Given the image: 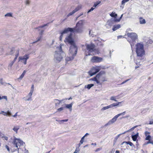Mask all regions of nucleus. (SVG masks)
Wrapping results in <instances>:
<instances>
[{"mask_svg":"<svg viewBox=\"0 0 153 153\" xmlns=\"http://www.w3.org/2000/svg\"><path fill=\"white\" fill-rule=\"evenodd\" d=\"M64 41L65 43H68L71 45L69 50V56L66 57L65 60L67 61L72 60L76 55L77 51V47L72 37V34L71 33L66 36Z\"/></svg>","mask_w":153,"mask_h":153,"instance_id":"f257e3e1","label":"nucleus"},{"mask_svg":"<svg viewBox=\"0 0 153 153\" xmlns=\"http://www.w3.org/2000/svg\"><path fill=\"white\" fill-rule=\"evenodd\" d=\"M62 45L60 44L59 47L56 48L57 50L56 51L54 55V59L57 62H60L63 56H65V53L62 51Z\"/></svg>","mask_w":153,"mask_h":153,"instance_id":"f03ea898","label":"nucleus"},{"mask_svg":"<svg viewBox=\"0 0 153 153\" xmlns=\"http://www.w3.org/2000/svg\"><path fill=\"white\" fill-rule=\"evenodd\" d=\"M136 52L137 56L142 57L145 55V52L143 44L137 43L136 45Z\"/></svg>","mask_w":153,"mask_h":153,"instance_id":"7ed1b4c3","label":"nucleus"},{"mask_svg":"<svg viewBox=\"0 0 153 153\" xmlns=\"http://www.w3.org/2000/svg\"><path fill=\"white\" fill-rule=\"evenodd\" d=\"M127 35L128 36L127 40L130 43L132 48L134 46L136 40L138 38V36L137 34L134 33H128Z\"/></svg>","mask_w":153,"mask_h":153,"instance_id":"20e7f679","label":"nucleus"},{"mask_svg":"<svg viewBox=\"0 0 153 153\" xmlns=\"http://www.w3.org/2000/svg\"><path fill=\"white\" fill-rule=\"evenodd\" d=\"M73 31L72 32L77 33H81L83 32V23L82 21L78 22L74 28H72Z\"/></svg>","mask_w":153,"mask_h":153,"instance_id":"39448f33","label":"nucleus"},{"mask_svg":"<svg viewBox=\"0 0 153 153\" xmlns=\"http://www.w3.org/2000/svg\"><path fill=\"white\" fill-rule=\"evenodd\" d=\"M12 143L14 145V146H15L16 148V149L13 151L18 150V153H19L18 150L20 146L23 145L24 143L20 139L14 137L13 141L12 142Z\"/></svg>","mask_w":153,"mask_h":153,"instance_id":"423d86ee","label":"nucleus"},{"mask_svg":"<svg viewBox=\"0 0 153 153\" xmlns=\"http://www.w3.org/2000/svg\"><path fill=\"white\" fill-rule=\"evenodd\" d=\"M86 50L85 51V54L86 56L91 55L90 53L94 51L95 50V45L93 44H86L85 45Z\"/></svg>","mask_w":153,"mask_h":153,"instance_id":"0eeeda50","label":"nucleus"},{"mask_svg":"<svg viewBox=\"0 0 153 153\" xmlns=\"http://www.w3.org/2000/svg\"><path fill=\"white\" fill-rule=\"evenodd\" d=\"M73 31V29L72 28L68 27L65 28L63 31H60V33L61 35L59 37L60 40L62 41V38L64 34L67 33L69 31L72 32Z\"/></svg>","mask_w":153,"mask_h":153,"instance_id":"6e6552de","label":"nucleus"},{"mask_svg":"<svg viewBox=\"0 0 153 153\" xmlns=\"http://www.w3.org/2000/svg\"><path fill=\"white\" fill-rule=\"evenodd\" d=\"M29 58V55L26 54L23 56H19V61L23 63L25 65L27 64V60Z\"/></svg>","mask_w":153,"mask_h":153,"instance_id":"1a4fd4ad","label":"nucleus"},{"mask_svg":"<svg viewBox=\"0 0 153 153\" xmlns=\"http://www.w3.org/2000/svg\"><path fill=\"white\" fill-rule=\"evenodd\" d=\"M125 111H124L123 113L119 114L117 115H116V116H115L111 120H110L107 124H106V126L109 125L110 124H111L114 123L116 120L117 118L120 116L121 115H124L125 113Z\"/></svg>","mask_w":153,"mask_h":153,"instance_id":"9d476101","label":"nucleus"},{"mask_svg":"<svg viewBox=\"0 0 153 153\" xmlns=\"http://www.w3.org/2000/svg\"><path fill=\"white\" fill-rule=\"evenodd\" d=\"M100 70V69L99 67H96L93 68L91 71L89 72V74L91 76L96 74L97 72H98Z\"/></svg>","mask_w":153,"mask_h":153,"instance_id":"9b49d317","label":"nucleus"},{"mask_svg":"<svg viewBox=\"0 0 153 153\" xmlns=\"http://www.w3.org/2000/svg\"><path fill=\"white\" fill-rule=\"evenodd\" d=\"M103 59L102 58L96 56L93 57L91 59V61L92 62L98 63L102 61Z\"/></svg>","mask_w":153,"mask_h":153,"instance_id":"f8f14e48","label":"nucleus"},{"mask_svg":"<svg viewBox=\"0 0 153 153\" xmlns=\"http://www.w3.org/2000/svg\"><path fill=\"white\" fill-rule=\"evenodd\" d=\"M110 15L111 17H114L115 18L114 19V21L115 22H119L122 18V17L123 16V15H122L119 18L116 19V18L117 16V14H116L115 13H114L113 12H112V13H111L110 14Z\"/></svg>","mask_w":153,"mask_h":153,"instance_id":"ddd939ff","label":"nucleus"},{"mask_svg":"<svg viewBox=\"0 0 153 153\" xmlns=\"http://www.w3.org/2000/svg\"><path fill=\"white\" fill-rule=\"evenodd\" d=\"M150 133L148 131H146L145 132V134L146 137L145 140L150 141L151 140V136L149 134Z\"/></svg>","mask_w":153,"mask_h":153,"instance_id":"4468645a","label":"nucleus"},{"mask_svg":"<svg viewBox=\"0 0 153 153\" xmlns=\"http://www.w3.org/2000/svg\"><path fill=\"white\" fill-rule=\"evenodd\" d=\"M104 72L101 71L96 76L97 80H99L102 77L103 74H104Z\"/></svg>","mask_w":153,"mask_h":153,"instance_id":"2eb2a0df","label":"nucleus"},{"mask_svg":"<svg viewBox=\"0 0 153 153\" xmlns=\"http://www.w3.org/2000/svg\"><path fill=\"white\" fill-rule=\"evenodd\" d=\"M73 105V103H71V104H65V108H67L70 111H71L72 108V106Z\"/></svg>","mask_w":153,"mask_h":153,"instance_id":"dca6fc26","label":"nucleus"},{"mask_svg":"<svg viewBox=\"0 0 153 153\" xmlns=\"http://www.w3.org/2000/svg\"><path fill=\"white\" fill-rule=\"evenodd\" d=\"M121 27V25L120 24H118L114 25L113 26L112 28V30L114 31H115L118 29L120 28Z\"/></svg>","mask_w":153,"mask_h":153,"instance_id":"f3484780","label":"nucleus"},{"mask_svg":"<svg viewBox=\"0 0 153 153\" xmlns=\"http://www.w3.org/2000/svg\"><path fill=\"white\" fill-rule=\"evenodd\" d=\"M20 127L19 126H14L13 130L16 132V134L18 133V131Z\"/></svg>","mask_w":153,"mask_h":153,"instance_id":"a211bd4d","label":"nucleus"},{"mask_svg":"<svg viewBox=\"0 0 153 153\" xmlns=\"http://www.w3.org/2000/svg\"><path fill=\"white\" fill-rule=\"evenodd\" d=\"M124 143H126V144H129L131 146H133V147L135 146L133 144L132 142H131L124 141L121 144H124Z\"/></svg>","mask_w":153,"mask_h":153,"instance_id":"6ab92c4d","label":"nucleus"},{"mask_svg":"<svg viewBox=\"0 0 153 153\" xmlns=\"http://www.w3.org/2000/svg\"><path fill=\"white\" fill-rule=\"evenodd\" d=\"M138 136V134L137 133L136 134L133 135H132L131 138L134 141H136L137 139V138Z\"/></svg>","mask_w":153,"mask_h":153,"instance_id":"aec40b11","label":"nucleus"},{"mask_svg":"<svg viewBox=\"0 0 153 153\" xmlns=\"http://www.w3.org/2000/svg\"><path fill=\"white\" fill-rule=\"evenodd\" d=\"M89 135V134L88 133H86L85 135L83 136L81 138V140H80V142L81 144H82L84 142V139L85 137L87 136V135Z\"/></svg>","mask_w":153,"mask_h":153,"instance_id":"412c9836","label":"nucleus"},{"mask_svg":"<svg viewBox=\"0 0 153 153\" xmlns=\"http://www.w3.org/2000/svg\"><path fill=\"white\" fill-rule=\"evenodd\" d=\"M33 93L30 92L28 95L27 97H28V98L27 99H25V101H29L30 100H32L31 96L32 94Z\"/></svg>","mask_w":153,"mask_h":153,"instance_id":"4be33fe9","label":"nucleus"},{"mask_svg":"<svg viewBox=\"0 0 153 153\" xmlns=\"http://www.w3.org/2000/svg\"><path fill=\"white\" fill-rule=\"evenodd\" d=\"M94 85V84H88L87 85H86L85 86V88H87L88 89H90L91 87L93 86Z\"/></svg>","mask_w":153,"mask_h":153,"instance_id":"5701e85b","label":"nucleus"},{"mask_svg":"<svg viewBox=\"0 0 153 153\" xmlns=\"http://www.w3.org/2000/svg\"><path fill=\"white\" fill-rule=\"evenodd\" d=\"M140 22L141 24H144L146 23V21L142 17H140L139 19Z\"/></svg>","mask_w":153,"mask_h":153,"instance_id":"b1692460","label":"nucleus"},{"mask_svg":"<svg viewBox=\"0 0 153 153\" xmlns=\"http://www.w3.org/2000/svg\"><path fill=\"white\" fill-rule=\"evenodd\" d=\"M82 8V6L81 5H79L76 7L75 9L74 10L76 12L79 10H80Z\"/></svg>","mask_w":153,"mask_h":153,"instance_id":"393cba45","label":"nucleus"},{"mask_svg":"<svg viewBox=\"0 0 153 153\" xmlns=\"http://www.w3.org/2000/svg\"><path fill=\"white\" fill-rule=\"evenodd\" d=\"M90 80L96 81L97 82V84H99L100 82L99 80H97L96 76L93 78H92L91 79H90Z\"/></svg>","mask_w":153,"mask_h":153,"instance_id":"a878e982","label":"nucleus"},{"mask_svg":"<svg viewBox=\"0 0 153 153\" xmlns=\"http://www.w3.org/2000/svg\"><path fill=\"white\" fill-rule=\"evenodd\" d=\"M100 3V1H97L94 3V5L93 6V7L95 8L97 7L98 5Z\"/></svg>","mask_w":153,"mask_h":153,"instance_id":"bb28decb","label":"nucleus"},{"mask_svg":"<svg viewBox=\"0 0 153 153\" xmlns=\"http://www.w3.org/2000/svg\"><path fill=\"white\" fill-rule=\"evenodd\" d=\"M122 102H118L116 103H114L111 104L112 107H115V106H117L119 105V104H120Z\"/></svg>","mask_w":153,"mask_h":153,"instance_id":"cd10ccee","label":"nucleus"},{"mask_svg":"<svg viewBox=\"0 0 153 153\" xmlns=\"http://www.w3.org/2000/svg\"><path fill=\"white\" fill-rule=\"evenodd\" d=\"M68 120V119H65V120H59L58 121V123H59L61 124L62 123L64 122H67Z\"/></svg>","mask_w":153,"mask_h":153,"instance_id":"c85d7f7f","label":"nucleus"},{"mask_svg":"<svg viewBox=\"0 0 153 153\" xmlns=\"http://www.w3.org/2000/svg\"><path fill=\"white\" fill-rule=\"evenodd\" d=\"M49 24V23H48L46 24H45L44 25H42L41 26H40L39 27H38L36 28V29H37L39 28H43L45 26H48V25Z\"/></svg>","mask_w":153,"mask_h":153,"instance_id":"c756f323","label":"nucleus"},{"mask_svg":"<svg viewBox=\"0 0 153 153\" xmlns=\"http://www.w3.org/2000/svg\"><path fill=\"white\" fill-rule=\"evenodd\" d=\"M14 48H12L10 49V51L9 53L8 54V55H11L14 53Z\"/></svg>","mask_w":153,"mask_h":153,"instance_id":"7c9ffc66","label":"nucleus"},{"mask_svg":"<svg viewBox=\"0 0 153 153\" xmlns=\"http://www.w3.org/2000/svg\"><path fill=\"white\" fill-rule=\"evenodd\" d=\"M75 13H76L74 10H73L72 12H70L69 13L68 15L67 16L69 17L70 16L73 15V14H74Z\"/></svg>","mask_w":153,"mask_h":153,"instance_id":"2f4dec72","label":"nucleus"},{"mask_svg":"<svg viewBox=\"0 0 153 153\" xmlns=\"http://www.w3.org/2000/svg\"><path fill=\"white\" fill-rule=\"evenodd\" d=\"M129 1V0H123L122 1V4L124 5L126 3L128 2Z\"/></svg>","mask_w":153,"mask_h":153,"instance_id":"473e14b6","label":"nucleus"},{"mask_svg":"<svg viewBox=\"0 0 153 153\" xmlns=\"http://www.w3.org/2000/svg\"><path fill=\"white\" fill-rule=\"evenodd\" d=\"M19 56V49H17L16 50V54H15V57H18V56Z\"/></svg>","mask_w":153,"mask_h":153,"instance_id":"72a5a7b5","label":"nucleus"},{"mask_svg":"<svg viewBox=\"0 0 153 153\" xmlns=\"http://www.w3.org/2000/svg\"><path fill=\"white\" fill-rule=\"evenodd\" d=\"M30 2V0H26L25 1V3L26 5H29Z\"/></svg>","mask_w":153,"mask_h":153,"instance_id":"f704fd0d","label":"nucleus"},{"mask_svg":"<svg viewBox=\"0 0 153 153\" xmlns=\"http://www.w3.org/2000/svg\"><path fill=\"white\" fill-rule=\"evenodd\" d=\"M62 100H59L58 99H56L53 100V102H56V101H58L59 102L58 104H60Z\"/></svg>","mask_w":153,"mask_h":153,"instance_id":"c9c22d12","label":"nucleus"},{"mask_svg":"<svg viewBox=\"0 0 153 153\" xmlns=\"http://www.w3.org/2000/svg\"><path fill=\"white\" fill-rule=\"evenodd\" d=\"M110 99L112 100H113L115 102L117 101V100H116V98L115 97L112 96L111 97Z\"/></svg>","mask_w":153,"mask_h":153,"instance_id":"e433bc0d","label":"nucleus"},{"mask_svg":"<svg viewBox=\"0 0 153 153\" xmlns=\"http://www.w3.org/2000/svg\"><path fill=\"white\" fill-rule=\"evenodd\" d=\"M147 143H151L153 145V137L152 140L151 139L149 141L147 142Z\"/></svg>","mask_w":153,"mask_h":153,"instance_id":"4c0bfd02","label":"nucleus"},{"mask_svg":"<svg viewBox=\"0 0 153 153\" xmlns=\"http://www.w3.org/2000/svg\"><path fill=\"white\" fill-rule=\"evenodd\" d=\"M6 112L7 114V116H10L11 115V113L8 110Z\"/></svg>","mask_w":153,"mask_h":153,"instance_id":"58836bf2","label":"nucleus"},{"mask_svg":"<svg viewBox=\"0 0 153 153\" xmlns=\"http://www.w3.org/2000/svg\"><path fill=\"white\" fill-rule=\"evenodd\" d=\"M14 62L13 61H12L9 65V66L10 67V68H11L12 65L14 63Z\"/></svg>","mask_w":153,"mask_h":153,"instance_id":"ea45409f","label":"nucleus"},{"mask_svg":"<svg viewBox=\"0 0 153 153\" xmlns=\"http://www.w3.org/2000/svg\"><path fill=\"white\" fill-rule=\"evenodd\" d=\"M0 114H2L4 116H7V112H4V111H2Z\"/></svg>","mask_w":153,"mask_h":153,"instance_id":"a19ab883","label":"nucleus"},{"mask_svg":"<svg viewBox=\"0 0 153 153\" xmlns=\"http://www.w3.org/2000/svg\"><path fill=\"white\" fill-rule=\"evenodd\" d=\"M5 16H12V15L11 13H7L5 15Z\"/></svg>","mask_w":153,"mask_h":153,"instance_id":"79ce46f5","label":"nucleus"},{"mask_svg":"<svg viewBox=\"0 0 153 153\" xmlns=\"http://www.w3.org/2000/svg\"><path fill=\"white\" fill-rule=\"evenodd\" d=\"M63 109H64V108L63 107H62L59 108H58L57 109V111H58L60 112L61 111L63 110Z\"/></svg>","mask_w":153,"mask_h":153,"instance_id":"37998d69","label":"nucleus"},{"mask_svg":"<svg viewBox=\"0 0 153 153\" xmlns=\"http://www.w3.org/2000/svg\"><path fill=\"white\" fill-rule=\"evenodd\" d=\"M80 149L79 148H76L75 152H74V153H77L79 151Z\"/></svg>","mask_w":153,"mask_h":153,"instance_id":"c03bdc74","label":"nucleus"},{"mask_svg":"<svg viewBox=\"0 0 153 153\" xmlns=\"http://www.w3.org/2000/svg\"><path fill=\"white\" fill-rule=\"evenodd\" d=\"M95 8L93 7H91L90 10H89L88 12V13H90L91 11H93L94 9Z\"/></svg>","mask_w":153,"mask_h":153,"instance_id":"a18cd8bd","label":"nucleus"},{"mask_svg":"<svg viewBox=\"0 0 153 153\" xmlns=\"http://www.w3.org/2000/svg\"><path fill=\"white\" fill-rule=\"evenodd\" d=\"M112 108V105H111V104L110 105H109L108 106H106V109H108L109 108Z\"/></svg>","mask_w":153,"mask_h":153,"instance_id":"49530a36","label":"nucleus"},{"mask_svg":"<svg viewBox=\"0 0 153 153\" xmlns=\"http://www.w3.org/2000/svg\"><path fill=\"white\" fill-rule=\"evenodd\" d=\"M42 37L41 36H40L39 37L37 38L36 42H38L41 39H42Z\"/></svg>","mask_w":153,"mask_h":153,"instance_id":"de8ad7c7","label":"nucleus"},{"mask_svg":"<svg viewBox=\"0 0 153 153\" xmlns=\"http://www.w3.org/2000/svg\"><path fill=\"white\" fill-rule=\"evenodd\" d=\"M136 63L137 65V66L135 67V69H137V68H138L140 67L139 65H140L139 63H137L136 62Z\"/></svg>","mask_w":153,"mask_h":153,"instance_id":"09e8293b","label":"nucleus"},{"mask_svg":"<svg viewBox=\"0 0 153 153\" xmlns=\"http://www.w3.org/2000/svg\"><path fill=\"white\" fill-rule=\"evenodd\" d=\"M6 148L7 149V151L8 152H10V149L9 147L7 145H6L5 146Z\"/></svg>","mask_w":153,"mask_h":153,"instance_id":"8fccbe9b","label":"nucleus"},{"mask_svg":"<svg viewBox=\"0 0 153 153\" xmlns=\"http://www.w3.org/2000/svg\"><path fill=\"white\" fill-rule=\"evenodd\" d=\"M129 80H130V79H127V80H125L122 83H121L120 84V85H122V84H123L125 83L126 82H127V81H129Z\"/></svg>","mask_w":153,"mask_h":153,"instance_id":"3c124183","label":"nucleus"},{"mask_svg":"<svg viewBox=\"0 0 153 153\" xmlns=\"http://www.w3.org/2000/svg\"><path fill=\"white\" fill-rule=\"evenodd\" d=\"M91 33V30H90L89 32V35H91V36L92 37H94V36H95L96 35H95V34H94L93 33Z\"/></svg>","mask_w":153,"mask_h":153,"instance_id":"603ef678","label":"nucleus"},{"mask_svg":"<svg viewBox=\"0 0 153 153\" xmlns=\"http://www.w3.org/2000/svg\"><path fill=\"white\" fill-rule=\"evenodd\" d=\"M24 75L23 74H22L20 77L18 78L19 79H21L23 77Z\"/></svg>","mask_w":153,"mask_h":153,"instance_id":"864d4df0","label":"nucleus"},{"mask_svg":"<svg viewBox=\"0 0 153 153\" xmlns=\"http://www.w3.org/2000/svg\"><path fill=\"white\" fill-rule=\"evenodd\" d=\"M2 99H5L6 100H7V97L6 96H2Z\"/></svg>","mask_w":153,"mask_h":153,"instance_id":"5fc2aeb1","label":"nucleus"},{"mask_svg":"<svg viewBox=\"0 0 153 153\" xmlns=\"http://www.w3.org/2000/svg\"><path fill=\"white\" fill-rule=\"evenodd\" d=\"M44 32V30H41L39 33V34L41 35H42L43 34Z\"/></svg>","mask_w":153,"mask_h":153,"instance_id":"6e6d98bb","label":"nucleus"},{"mask_svg":"<svg viewBox=\"0 0 153 153\" xmlns=\"http://www.w3.org/2000/svg\"><path fill=\"white\" fill-rule=\"evenodd\" d=\"M17 113H18L17 112H16L14 115H13V116H13V117H16L17 115Z\"/></svg>","mask_w":153,"mask_h":153,"instance_id":"4d7b16f0","label":"nucleus"},{"mask_svg":"<svg viewBox=\"0 0 153 153\" xmlns=\"http://www.w3.org/2000/svg\"><path fill=\"white\" fill-rule=\"evenodd\" d=\"M0 83H1V84L2 85H4V83L2 82V79H1L0 80Z\"/></svg>","mask_w":153,"mask_h":153,"instance_id":"13d9d810","label":"nucleus"},{"mask_svg":"<svg viewBox=\"0 0 153 153\" xmlns=\"http://www.w3.org/2000/svg\"><path fill=\"white\" fill-rule=\"evenodd\" d=\"M122 38H124V37L122 36H117V38L118 39H120Z\"/></svg>","mask_w":153,"mask_h":153,"instance_id":"bf43d9fd","label":"nucleus"},{"mask_svg":"<svg viewBox=\"0 0 153 153\" xmlns=\"http://www.w3.org/2000/svg\"><path fill=\"white\" fill-rule=\"evenodd\" d=\"M55 103V105L56 106H58L59 104H58V102L56 101V102H54Z\"/></svg>","mask_w":153,"mask_h":153,"instance_id":"052dcab7","label":"nucleus"},{"mask_svg":"<svg viewBox=\"0 0 153 153\" xmlns=\"http://www.w3.org/2000/svg\"><path fill=\"white\" fill-rule=\"evenodd\" d=\"M33 91H34V89L33 88H31V90H30V92L33 93Z\"/></svg>","mask_w":153,"mask_h":153,"instance_id":"680f3d73","label":"nucleus"},{"mask_svg":"<svg viewBox=\"0 0 153 153\" xmlns=\"http://www.w3.org/2000/svg\"><path fill=\"white\" fill-rule=\"evenodd\" d=\"M26 73V71L25 70L23 71V73H22V74H23V75H25V74Z\"/></svg>","mask_w":153,"mask_h":153,"instance_id":"e2e57ef3","label":"nucleus"},{"mask_svg":"<svg viewBox=\"0 0 153 153\" xmlns=\"http://www.w3.org/2000/svg\"><path fill=\"white\" fill-rule=\"evenodd\" d=\"M105 110V107H104L103 108H102L101 109V111H104V110Z\"/></svg>","mask_w":153,"mask_h":153,"instance_id":"0e129e2a","label":"nucleus"},{"mask_svg":"<svg viewBox=\"0 0 153 153\" xmlns=\"http://www.w3.org/2000/svg\"><path fill=\"white\" fill-rule=\"evenodd\" d=\"M17 59V57H15V58H14V59L13 60V61L15 62V61H16V60Z\"/></svg>","mask_w":153,"mask_h":153,"instance_id":"69168bd1","label":"nucleus"},{"mask_svg":"<svg viewBox=\"0 0 153 153\" xmlns=\"http://www.w3.org/2000/svg\"><path fill=\"white\" fill-rule=\"evenodd\" d=\"M149 124L150 125H152L153 124V122L152 121H150Z\"/></svg>","mask_w":153,"mask_h":153,"instance_id":"338daca9","label":"nucleus"},{"mask_svg":"<svg viewBox=\"0 0 153 153\" xmlns=\"http://www.w3.org/2000/svg\"><path fill=\"white\" fill-rule=\"evenodd\" d=\"M115 153H120V151L119 150H116Z\"/></svg>","mask_w":153,"mask_h":153,"instance_id":"774afa93","label":"nucleus"}]
</instances>
